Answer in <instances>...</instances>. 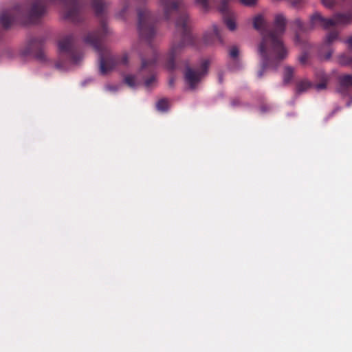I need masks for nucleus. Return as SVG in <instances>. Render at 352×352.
I'll return each instance as SVG.
<instances>
[{
  "mask_svg": "<svg viewBox=\"0 0 352 352\" xmlns=\"http://www.w3.org/2000/svg\"><path fill=\"white\" fill-rule=\"evenodd\" d=\"M141 60L142 65L140 74L142 75L144 86L146 88H149L155 83L156 80L153 69L157 61V56L155 53L153 52L151 58L147 60L144 57H141Z\"/></svg>",
  "mask_w": 352,
  "mask_h": 352,
  "instance_id": "1a4fd4ad",
  "label": "nucleus"
},
{
  "mask_svg": "<svg viewBox=\"0 0 352 352\" xmlns=\"http://www.w3.org/2000/svg\"><path fill=\"white\" fill-rule=\"evenodd\" d=\"M218 40L220 43H223L219 30L216 25H212V29L205 32L203 36V43L204 45H211Z\"/></svg>",
  "mask_w": 352,
  "mask_h": 352,
  "instance_id": "f8f14e48",
  "label": "nucleus"
},
{
  "mask_svg": "<svg viewBox=\"0 0 352 352\" xmlns=\"http://www.w3.org/2000/svg\"><path fill=\"white\" fill-rule=\"evenodd\" d=\"M21 53L23 56L31 55L40 60H44L45 55L43 51V41L40 38L30 40Z\"/></svg>",
  "mask_w": 352,
  "mask_h": 352,
  "instance_id": "9d476101",
  "label": "nucleus"
},
{
  "mask_svg": "<svg viewBox=\"0 0 352 352\" xmlns=\"http://www.w3.org/2000/svg\"><path fill=\"white\" fill-rule=\"evenodd\" d=\"M269 109H270V107H265V106L261 107V111L263 112H265V111H268Z\"/></svg>",
  "mask_w": 352,
  "mask_h": 352,
  "instance_id": "473e14b6",
  "label": "nucleus"
},
{
  "mask_svg": "<svg viewBox=\"0 0 352 352\" xmlns=\"http://www.w3.org/2000/svg\"><path fill=\"white\" fill-rule=\"evenodd\" d=\"M311 87L312 83L307 79L298 80L296 83V93L297 94H301L302 93L308 90Z\"/></svg>",
  "mask_w": 352,
  "mask_h": 352,
  "instance_id": "2eb2a0df",
  "label": "nucleus"
},
{
  "mask_svg": "<svg viewBox=\"0 0 352 352\" xmlns=\"http://www.w3.org/2000/svg\"><path fill=\"white\" fill-rule=\"evenodd\" d=\"M129 9V6L128 5H125L123 8V9L122 10V11L120 12V15L123 17L124 16V14L125 12L128 10Z\"/></svg>",
  "mask_w": 352,
  "mask_h": 352,
  "instance_id": "cd10ccee",
  "label": "nucleus"
},
{
  "mask_svg": "<svg viewBox=\"0 0 352 352\" xmlns=\"http://www.w3.org/2000/svg\"><path fill=\"white\" fill-rule=\"evenodd\" d=\"M294 68L291 66H285L283 72V82L285 84L289 83L294 76Z\"/></svg>",
  "mask_w": 352,
  "mask_h": 352,
  "instance_id": "f3484780",
  "label": "nucleus"
},
{
  "mask_svg": "<svg viewBox=\"0 0 352 352\" xmlns=\"http://www.w3.org/2000/svg\"><path fill=\"white\" fill-rule=\"evenodd\" d=\"M219 82H222V77H221V76H219Z\"/></svg>",
  "mask_w": 352,
  "mask_h": 352,
  "instance_id": "c9c22d12",
  "label": "nucleus"
},
{
  "mask_svg": "<svg viewBox=\"0 0 352 352\" xmlns=\"http://www.w3.org/2000/svg\"><path fill=\"white\" fill-rule=\"evenodd\" d=\"M156 107L158 111H165L168 108V102L166 99H161L160 100L157 104Z\"/></svg>",
  "mask_w": 352,
  "mask_h": 352,
  "instance_id": "4be33fe9",
  "label": "nucleus"
},
{
  "mask_svg": "<svg viewBox=\"0 0 352 352\" xmlns=\"http://www.w3.org/2000/svg\"><path fill=\"white\" fill-rule=\"evenodd\" d=\"M3 36V32L2 31L0 30V39L1 38V37Z\"/></svg>",
  "mask_w": 352,
  "mask_h": 352,
  "instance_id": "f704fd0d",
  "label": "nucleus"
},
{
  "mask_svg": "<svg viewBox=\"0 0 352 352\" xmlns=\"http://www.w3.org/2000/svg\"><path fill=\"white\" fill-rule=\"evenodd\" d=\"M337 91L346 96L352 91V74H341L338 77Z\"/></svg>",
  "mask_w": 352,
  "mask_h": 352,
  "instance_id": "9b49d317",
  "label": "nucleus"
},
{
  "mask_svg": "<svg viewBox=\"0 0 352 352\" xmlns=\"http://www.w3.org/2000/svg\"><path fill=\"white\" fill-rule=\"evenodd\" d=\"M209 65L210 62L208 60H204L201 63L200 67L195 69L189 66L188 62L186 63L184 76L186 82L190 89H195L201 78L207 74Z\"/></svg>",
  "mask_w": 352,
  "mask_h": 352,
  "instance_id": "6e6552de",
  "label": "nucleus"
},
{
  "mask_svg": "<svg viewBox=\"0 0 352 352\" xmlns=\"http://www.w3.org/2000/svg\"><path fill=\"white\" fill-rule=\"evenodd\" d=\"M226 17L224 18L225 23L226 24L228 28L233 31L236 28V24L235 22L231 19L228 17V15L230 14V12L228 11V14H223Z\"/></svg>",
  "mask_w": 352,
  "mask_h": 352,
  "instance_id": "412c9836",
  "label": "nucleus"
},
{
  "mask_svg": "<svg viewBox=\"0 0 352 352\" xmlns=\"http://www.w3.org/2000/svg\"><path fill=\"white\" fill-rule=\"evenodd\" d=\"M91 6L96 15L101 18L100 28L93 32H88L83 38L84 42L91 46L98 54L100 60V72L104 75L113 69L117 65L128 64L129 58L126 54L122 56H113L103 44V38L109 33L108 27L103 19V13L107 6L104 0H92Z\"/></svg>",
  "mask_w": 352,
  "mask_h": 352,
  "instance_id": "20e7f679",
  "label": "nucleus"
},
{
  "mask_svg": "<svg viewBox=\"0 0 352 352\" xmlns=\"http://www.w3.org/2000/svg\"><path fill=\"white\" fill-rule=\"evenodd\" d=\"M239 54V48L236 46H232L229 50V56L233 59H236Z\"/></svg>",
  "mask_w": 352,
  "mask_h": 352,
  "instance_id": "5701e85b",
  "label": "nucleus"
},
{
  "mask_svg": "<svg viewBox=\"0 0 352 352\" xmlns=\"http://www.w3.org/2000/svg\"><path fill=\"white\" fill-rule=\"evenodd\" d=\"M286 23L285 16L277 14L274 16L272 30H267V22L262 15L258 14L253 19L254 28L262 34V41L258 46L261 56V68L257 74L258 78L263 76L267 69H276L280 63L286 58L287 50L282 41Z\"/></svg>",
  "mask_w": 352,
  "mask_h": 352,
  "instance_id": "f257e3e1",
  "label": "nucleus"
},
{
  "mask_svg": "<svg viewBox=\"0 0 352 352\" xmlns=\"http://www.w3.org/2000/svg\"><path fill=\"white\" fill-rule=\"evenodd\" d=\"M63 6L64 17L74 23L83 20L82 7L78 0H34L30 8L26 5H16L0 13V23L6 30L14 23H36L45 14L48 5Z\"/></svg>",
  "mask_w": 352,
  "mask_h": 352,
  "instance_id": "f03ea898",
  "label": "nucleus"
},
{
  "mask_svg": "<svg viewBox=\"0 0 352 352\" xmlns=\"http://www.w3.org/2000/svg\"><path fill=\"white\" fill-rule=\"evenodd\" d=\"M138 30L140 38L153 48L151 41L156 35V18L144 7L138 9Z\"/></svg>",
  "mask_w": 352,
  "mask_h": 352,
  "instance_id": "423d86ee",
  "label": "nucleus"
},
{
  "mask_svg": "<svg viewBox=\"0 0 352 352\" xmlns=\"http://www.w3.org/2000/svg\"><path fill=\"white\" fill-rule=\"evenodd\" d=\"M210 0H196V3L200 5L204 11H208L210 9L209 6Z\"/></svg>",
  "mask_w": 352,
  "mask_h": 352,
  "instance_id": "b1692460",
  "label": "nucleus"
},
{
  "mask_svg": "<svg viewBox=\"0 0 352 352\" xmlns=\"http://www.w3.org/2000/svg\"><path fill=\"white\" fill-rule=\"evenodd\" d=\"M293 7L298 8L300 7L302 3L303 0H287Z\"/></svg>",
  "mask_w": 352,
  "mask_h": 352,
  "instance_id": "a878e982",
  "label": "nucleus"
},
{
  "mask_svg": "<svg viewBox=\"0 0 352 352\" xmlns=\"http://www.w3.org/2000/svg\"><path fill=\"white\" fill-rule=\"evenodd\" d=\"M346 43L348 44L349 47L350 48H352V36H350L347 40H346Z\"/></svg>",
  "mask_w": 352,
  "mask_h": 352,
  "instance_id": "7c9ffc66",
  "label": "nucleus"
},
{
  "mask_svg": "<svg viewBox=\"0 0 352 352\" xmlns=\"http://www.w3.org/2000/svg\"><path fill=\"white\" fill-rule=\"evenodd\" d=\"M231 104L233 107L239 106L240 104L239 99H238V98L232 99V101H231Z\"/></svg>",
  "mask_w": 352,
  "mask_h": 352,
  "instance_id": "bb28decb",
  "label": "nucleus"
},
{
  "mask_svg": "<svg viewBox=\"0 0 352 352\" xmlns=\"http://www.w3.org/2000/svg\"><path fill=\"white\" fill-rule=\"evenodd\" d=\"M56 66L57 68L58 69H61L64 66V63L61 62V60H60L59 61H58L56 64Z\"/></svg>",
  "mask_w": 352,
  "mask_h": 352,
  "instance_id": "c756f323",
  "label": "nucleus"
},
{
  "mask_svg": "<svg viewBox=\"0 0 352 352\" xmlns=\"http://www.w3.org/2000/svg\"><path fill=\"white\" fill-rule=\"evenodd\" d=\"M339 33L336 30H333L327 34L326 36L324 43L327 45H331L338 38Z\"/></svg>",
  "mask_w": 352,
  "mask_h": 352,
  "instance_id": "aec40b11",
  "label": "nucleus"
},
{
  "mask_svg": "<svg viewBox=\"0 0 352 352\" xmlns=\"http://www.w3.org/2000/svg\"><path fill=\"white\" fill-rule=\"evenodd\" d=\"M174 83V79L173 78H170V80H169V85L170 86H172Z\"/></svg>",
  "mask_w": 352,
  "mask_h": 352,
  "instance_id": "72a5a7b5",
  "label": "nucleus"
},
{
  "mask_svg": "<svg viewBox=\"0 0 352 352\" xmlns=\"http://www.w3.org/2000/svg\"><path fill=\"white\" fill-rule=\"evenodd\" d=\"M323 6L327 8H333L336 6L343 7L352 4V0H321Z\"/></svg>",
  "mask_w": 352,
  "mask_h": 352,
  "instance_id": "4468645a",
  "label": "nucleus"
},
{
  "mask_svg": "<svg viewBox=\"0 0 352 352\" xmlns=\"http://www.w3.org/2000/svg\"><path fill=\"white\" fill-rule=\"evenodd\" d=\"M309 55L307 52L302 53L298 58L300 64L305 65L308 60Z\"/></svg>",
  "mask_w": 352,
  "mask_h": 352,
  "instance_id": "393cba45",
  "label": "nucleus"
},
{
  "mask_svg": "<svg viewBox=\"0 0 352 352\" xmlns=\"http://www.w3.org/2000/svg\"><path fill=\"white\" fill-rule=\"evenodd\" d=\"M163 9L164 17L169 21L175 16L176 34L174 36L169 52L167 54L166 67L168 70L179 67L177 60L185 49L192 45L196 48L200 46L197 39L194 37L190 30V18L186 12V6L183 0H160Z\"/></svg>",
  "mask_w": 352,
  "mask_h": 352,
  "instance_id": "7ed1b4c3",
  "label": "nucleus"
},
{
  "mask_svg": "<svg viewBox=\"0 0 352 352\" xmlns=\"http://www.w3.org/2000/svg\"><path fill=\"white\" fill-rule=\"evenodd\" d=\"M124 82L129 87L133 88L135 87L140 82L136 79L133 75H126L124 78Z\"/></svg>",
  "mask_w": 352,
  "mask_h": 352,
  "instance_id": "6ab92c4d",
  "label": "nucleus"
},
{
  "mask_svg": "<svg viewBox=\"0 0 352 352\" xmlns=\"http://www.w3.org/2000/svg\"><path fill=\"white\" fill-rule=\"evenodd\" d=\"M232 0H221L219 5L218 6V10L221 13L228 14V3ZM241 3L247 6H252L256 4L257 0H239Z\"/></svg>",
  "mask_w": 352,
  "mask_h": 352,
  "instance_id": "ddd939ff",
  "label": "nucleus"
},
{
  "mask_svg": "<svg viewBox=\"0 0 352 352\" xmlns=\"http://www.w3.org/2000/svg\"><path fill=\"white\" fill-rule=\"evenodd\" d=\"M350 104H351V102H348V103H347V106H348V107H349V106H350Z\"/></svg>",
  "mask_w": 352,
  "mask_h": 352,
  "instance_id": "e433bc0d",
  "label": "nucleus"
},
{
  "mask_svg": "<svg viewBox=\"0 0 352 352\" xmlns=\"http://www.w3.org/2000/svg\"><path fill=\"white\" fill-rule=\"evenodd\" d=\"M332 55V52H329L327 53V54L325 55V59L328 60L331 58Z\"/></svg>",
  "mask_w": 352,
  "mask_h": 352,
  "instance_id": "2f4dec72",
  "label": "nucleus"
},
{
  "mask_svg": "<svg viewBox=\"0 0 352 352\" xmlns=\"http://www.w3.org/2000/svg\"><path fill=\"white\" fill-rule=\"evenodd\" d=\"M338 63L342 66H350L352 68V56L342 54L338 56Z\"/></svg>",
  "mask_w": 352,
  "mask_h": 352,
  "instance_id": "a211bd4d",
  "label": "nucleus"
},
{
  "mask_svg": "<svg viewBox=\"0 0 352 352\" xmlns=\"http://www.w3.org/2000/svg\"><path fill=\"white\" fill-rule=\"evenodd\" d=\"M317 77L321 82L316 85V89L317 90L326 89L327 82L329 80V76L324 73L322 71H320L317 73Z\"/></svg>",
  "mask_w": 352,
  "mask_h": 352,
  "instance_id": "dca6fc26",
  "label": "nucleus"
},
{
  "mask_svg": "<svg viewBox=\"0 0 352 352\" xmlns=\"http://www.w3.org/2000/svg\"><path fill=\"white\" fill-rule=\"evenodd\" d=\"M340 110H341V107H338L335 108L333 109V111L329 114V118H331V117L333 116V115L335 113H336L338 111H339Z\"/></svg>",
  "mask_w": 352,
  "mask_h": 352,
  "instance_id": "c85d7f7f",
  "label": "nucleus"
},
{
  "mask_svg": "<svg viewBox=\"0 0 352 352\" xmlns=\"http://www.w3.org/2000/svg\"><path fill=\"white\" fill-rule=\"evenodd\" d=\"M351 23L352 8L346 12H336L331 18H326L320 12H316L310 16L309 23L307 24L304 23L300 19H296L293 22L296 28V39L299 38V33L308 32L318 27L328 30L331 27L345 26Z\"/></svg>",
  "mask_w": 352,
  "mask_h": 352,
  "instance_id": "39448f33",
  "label": "nucleus"
},
{
  "mask_svg": "<svg viewBox=\"0 0 352 352\" xmlns=\"http://www.w3.org/2000/svg\"><path fill=\"white\" fill-rule=\"evenodd\" d=\"M76 38L73 34H68L58 42L60 58H67L71 63L78 64L82 59V55L76 47Z\"/></svg>",
  "mask_w": 352,
  "mask_h": 352,
  "instance_id": "0eeeda50",
  "label": "nucleus"
}]
</instances>
